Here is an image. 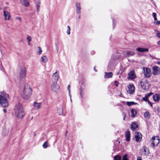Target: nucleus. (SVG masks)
<instances>
[{"label": "nucleus", "mask_w": 160, "mask_h": 160, "mask_svg": "<svg viewBox=\"0 0 160 160\" xmlns=\"http://www.w3.org/2000/svg\"><path fill=\"white\" fill-rule=\"evenodd\" d=\"M9 98L8 94L4 91L1 92V95H0V103L2 107H6L8 106V99Z\"/></svg>", "instance_id": "f257e3e1"}, {"label": "nucleus", "mask_w": 160, "mask_h": 160, "mask_svg": "<svg viewBox=\"0 0 160 160\" xmlns=\"http://www.w3.org/2000/svg\"><path fill=\"white\" fill-rule=\"evenodd\" d=\"M15 112L16 117L19 119L22 118L25 115V113L21 104L18 103L16 105Z\"/></svg>", "instance_id": "f03ea898"}, {"label": "nucleus", "mask_w": 160, "mask_h": 160, "mask_svg": "<svg viewBox=\"0 0 160 160\" xmlns=\"http://www.w3.org/2000/svg\"><path fill=\"white\" fill-rule=\"evenodd\" d=\"M32 92V89L29 85H25L22 94V97L25 99H28L30 97Z\"/></svg>", "instance_id": "7ed1b4c3"}, {"label": "nucleus", "mask_w": 160, "mask_h": 160, "mask_svg": "<svg viewBox=\"0 0 160 160\" xmlns=\"http://www.w3.org/2000/svg\"><path fill=\"white\" fill-rule=\"evenodd\" d=\"M26 69L25 68L23 67L20 69L19 72V77L20 79L24 78L26 75Z\"/></svg>", "instance_id": "20e7f679"}, {"label": "nucleus", "mask_w": 160, "mask_h": 160, "mask_svg": "<svg viewBox=\"0 0 160 160\" xmlns=\"http://www.w3.org/2000/svg\"><path fill=\"white\" fill-rule=\"evenodd\" d=\"M51 89L53 91L58 92L59 91L60 86L57 83V82H53L51 86Z\"/></svg>", "instance_id": "39448f33"}, {"label": "nucleus", "mask_w": 160, "mask_h": 160, "mask_svg": "<svg viewBox=\"0 0 160 160\" xmlns=\"http://www.w3.org/2000/svg\"><path fill=\"white\" fill-rule=\"evenodd\" d=\"M143 71L144 72V76L146 78H148L151 77L152 74L151 70L148 68H143Z\"/></svg>", "instance_id": "423d86ee"}, {"label": "nucleus", "mask_w": 160, "mask_h": 160, "mask_svg": "<svg viewBox=\"0 0 160 160\" xmlns=\"http://www.w3.org/2000/svg\"><path fill=\"white\" fill-rule=\"evenodd\" d=\"M153 141L151 143V145L153 147L157 146L159 142V139L158 137H154L152 138Z\"/></svg>", "instance_id": "0eeeda50"}, {"label": "nucleus", "mask_w": 160, "mask_h": 160, "mask_svg": "<svg viewBox=\"0 0 160 160\" xmlns=\"http://www.w3.org/2000/svg\"><path fill=\"white\" fill-rule=\"evenodd\" d=\"M59 72L57 71L54 73L52 75V81L54 82H57L59 78Z\"/></svg>", "instance_id": "6e6552de"}, {"label": "nucleus", "mask_w": 160, "mask_h": 160, "mask_svg": "<svg viewBox=\"0 0 160 160\" xmlns=\"http://www.w3.org/2000/svg\"><path fill=\"white\" fill-rule=\"evenodd\" d=\"M135 138L137 142H139L142 140V134L139 132H136Z\"/></svg>", "instance_id": "1a4fd4ad"}, {"label": "nucleus", "mask_w": 160, "mask_h": 160, "mask_svg": "<svg viewBox=\"0 0 160 160\" xmlns=\"http://www.w3.org/2000/svg\"><path fill=\"white\" fill-rule=\"evenodd\" d=\"M85 81H83L82 84V85L81 86L80 89V95L82 98L83 97V96L84 95L83 91L85 89Z\"/></svg>", "instance_id": "9d476101"}, {"label": "nucleus", "mask_w": 160, "mask_h": 160, "mask_svg": "<svg viewBox=\"0 0 160 160\" xmlns=\"http://www.w3.org/2000/svg\"><path fill=\"white\" fill-rule=\"evenodd\" d=\"M152 73L155 75L159 74L160 73V68L157 66H155L153 67Z\"/></svg>", "instance_id": "9b49d317"}, {"label": "nucleus", "mask_w": 160, "mask_h": 160, "mask_svg": "<svg viewBox=\"0 0 160 160\" xmlns=\"http://www.w3.org/2000/svg\"><path fill=\"white\" fill-rule=\"evenodd\" d=\"M136 76L134 71H130L128 73V78L131 80L134 79Z\"/></svg>", "instance_id": "f8f14e48"}, {"label": "nucleus", "mask_w": 160, "mask_h": 160, "mask_svg": "<svg viewBox=\"0 0 160 160\" xmlns=\"http://www.w3.org/2000/svg\"><path fill=\"white\" fill-rule=\"evenodd\" d=\"M128 89V92L129 94H132L135 91V87L133 84L129 85Z\"/></svg>", "instance_id": "ddd939ff"}, {"label": "nucleus", "mask_w": 160, "mask_h": 160, "mask_svg": "<svg viewBox=\"0 0 160 160\" xmlns=\"http://www.w3.org/2000/svg\"><path fill=\"white\" fill-rule=\"evenodd\" d=\"M141 86L142 88L144 90H146L148 89L149 87L148 84L147 82H143L141 81Z\"/></svg>", "instance_id": "4468645a"}, {"label": "nucleus", "mask_w": 160, "mask_h": 160, "mask_svg": "<svg viewBox=\"0 0 160 160\" xmlns=\"http://www.w3.org/2000/svg\"><path fill=\"white\" fill-rule=\"evenodd\" d=\"M138 127V125L136 122H133L131 125V128L134 131H135L136 129H137Z\"/></svg>", "instance_id": "2eb2a0df"}, {"label": "nucleus", "mask_w": 160, "mask_h": 160, "mask_svg": "<svg viewBox=\"0 0 160 160\" xmlns=\"http://www.w3.org/2000/svg\"><path fill=\"white\" fill-rule=\"evenodd\" d=\"M20 3L25 7H28L29 6V0H20Z\"/></svg>", "instance_id": "dca6fc26"}, {"label": "nucleus", "mask_w": 160, "mask_h": 160, "mask_svg": "<svg viewBox=\"0 0 160 160\" xmlns=\"http://www.w3.org/2000/svg\"><path fill=\"white\" fill-rule=\"evenodd\" d=\"M152 93V92H150L149 93H147L145 95V96L144 97H143L142 98V99L144 101L147 102L149 100L148 98L151 96Z\"/></svg>", "instance_id": "f3484780"}, {"label": "nucleus", "mask_w": 160, "mask_h": 160, "mask_svg": "<svg viewBox=\"0 0 160 160\" xmlns=\"http://www.w3.org/2000/svg\"><path fill=\"white\" fill-rule=\"evenodd\" d=\"M3 13L5 17V19L6 20L7 17H8V20H9L10 17V15L9 13L7 11L4 10L3 11Z\"/></svg>", "instance_id": "a211bd4d"}, {"label": "nucleus", "mask_w": 160, "mask_h": 160, "mask_svg": "<svg viewBox=\"0 0 160 160\" xmlns=\"http://www.w3.org/2000/svg\"><path fill=\"white\" fill-rule=\"evenodd\" d=\"M76 13H77L79 14L81 12V5L80 3H76Z\"/></svg>", "instance_id": "6ab92c4d"}, {"label": "nucleus", "mask_w": 160, "mask_h": 160, "mask_svg": "<svg viewBox=\"0 0 160 160\" xmlns=\"http://www.w3.org/2000/svg\"><path fill=\"white\" fill-rule=\"evenodd\" d=\"M113 73L112 72H105L104 77L105 78H111L112 77Z\"/></svg>", "instance_id": "aec40b11"}, {"label": "nucleus", "mask_w": 160, "mask_h": 160, "mask_svg": "<svg viewBox=\"0 0 160 160\" xmlns=\"http://www.w3.org/2000/svg\"><path fill=\"white\" fill-rule=\"evenodd\" d=\"M153 99L155 101H158L160 99V95L158 94H156L153 96Z\"/></svg>", "instance_id": "412c9836"}, {"label": "nucleus", "mask_w": 160, "mask_h": 160, "mask_svg": "<svg viewBox=\"0 0 160 160\" xmlns=\"http://www.w3.org/2000/svg\"><path fill=\"white\" fill-rule=\"evenodd\" d=\"M125 136L126 138V140L127 141H129L130 140V131H128L126 132Z\"/></svg>", "instance_id": "4be33fe9"}, {"label": "nucleus", "mask_w": 160, "mask_h": 160, "mask_svg": "<svg viewBox=\"0 0 160 160\" xmlns=\"http://www.w3.org/2000/svg\"><path fill=\"white\" fill-rule=\"evenodd\" d=\"M137 50L139 52H148V48H138L137 49Z\"/></svg>", "instance_id": "5701e85b"}, {"label": "nucleus", "mask_w": 160, "mask_h": 160, "mask_svg": "<svg viewBox=\"0 0 160 160\" xmlns=\"http://www.w3.org/2000/svg\"><path fill=\"white\" fill-rule=\"evenodd\" d=\"M143 154L144 155H147L149 153V150L148 148H147L146 147L144 146L143 147Z\"/></svg>", "instance_id": "b1692460"}, {"label": "nucleus", "mask_w": 160, "mask_h": 160, "mask_svg": "<svg viewBox=\"0 0 160 160\" xmlns=\"http://www.w3.org/2000/svg\"><path fill=\"white\" fill-rule=\"evenodd\" d=\"M41 103H37L35 102L33 104V106L36 108L37 109H39L41 106Z\"/></svg>", "instance_id": "393cba45"}, {"label": "nucleus", "mask_w": 160, "mask_h": 160, "mask_svg": "<svg viewBox=\"0 0 160 160\" xmlns=\"http://www.w3.org/2000/svg\"><path fill=\"white\" fill-rule=\"evenodd\" d=\"M57 111H57L58 113V114L59 115H62L63 113V108L61 107L58 108Z\"/></svg>", "instance_id": "a878e982"}, {"label": "nucleus", "mask_w": 160, "mask_h": 160, "mask_svg": "<svg viewBox=\"0 0 160 160\" xmlns=\"http://www.w3.org/2000/svg\"><path fill=\"white\" fill-rule=\"evenodd\" d=\"M137 112L136 110L134 109H132L131 110V113L132 117H134L137 114Z\"/></svg>", "instance_id": "bb28decb"}, {"label": "nucleus", "mask_w": 160, "mask_h": 160, "mask_svg": "<svg viewBox=\"0 0 160 160\" xmlns=\"http://www.w3.org/2000/svg\"><path fill=\"white\" fill-rule=\"evenodd\" d=\"M144 117L147 119H149L150 118V114L148 112H145L144 114Z\"/></svg>", "instance_id": "cd10ccee"}, {"label": "nucleus", "mask_w": 160, "mask_h": 160, "mask_svg": "<svg viewBox=\"0 0 160 160\" xmlns=\"http://www.w3.org/2000/svg\"><path fill=\"white\" fill-rule=\"evenodd\" d=\"M48 59L46 56L42 57L41 58V61L44 63H46L48 61Z\"/></svg>", "instance_id": "c85d7f7f"}, {"label": "nucleus", "mask_w": 160, "mask_h": 160, "mask_svg": "<svg viewBox=\"0 0 160 160\" xmlns=\"http://www.w3.org/2000/svg\"><path fill=\"white\" fill-rule=\"evenodd\" d=\"M126 54H124L127 57H129L132 56H133L134 55V53L133 52H126Z\"/></svg>", "instance_id": "c756f323"}, {"label": "nucleus", "mask_w": 160, "mask_h": 160, "mask_svg": "<svg viewBox=\"0 0 160 160\" xmlns=\"http://www.w3.org/2000/svg\"><path fill=\"white\" fill-rule=\"evenodd\" d=\"M126 103L127 105L129 106L136 104V103L133 102H127Z\"/></svg>", "instance_id": "7c9ffc66"}, {"label": "nucleus", "mask_w": 160, "mask_h": 160, "mask_svg": "<svg viewBox=\"0 0 160 160\" xmlns=\"http://www.w3.org/2000/svg\"><path fill=\"white\" fill-rule=\"evenodd\" d=\"M114 158L115 160H120L121 158V157L120 156L117 155L114 157Z\"/></svg>", "instance_id": "2f4dec72"}, {"label": "nucleus", "mask_w": 160, "mask_h": 160, "mask_svg": "<svg viewBox=\"0 0 160 160\" xmlns=\"http://www.w3.org/2000/svg\"><path fill=\"white\" fill-rule=\"evenodd\" d=\"M48 141H46L43 144L42 146L44 148H47L48 147Z\"/></svg>", "instance_id": "473e14b6"}, {"label": "nucleus", "mask_w": 160, "mask_h": 160, "mask_svg": "<svg viewBox=\"0 0 160 160\" xmlns=\"http://www.w3.org/2000/svg\"><path fill=\"white\" fill-rule=\"evenodd\" d=\"M68 30L67 31V32L68 34H70V27L69 26H67Z\"/></svg>", "instance_id": "72a5a7b5"}, {"label": "nucleus", "mask_w": 160, "mask_h": 160, "mask_svg": "<svg viewBox=\"0 0 160 160\" xmlns=\"http://www.w3.org/2000/svg\"><path fill=\"white\" fill-rule=\"evenodd\" d=\"M38 54L40 55L41 54L42 52V50L41 48L40 47H38Z\"/></svg>", "instance_id": "f704fd0d"}, {"label": "nucleus", "mask_w": 160, "mask_h": 160, "mask_svg": "<svg viewBox=\"0 0 160 160\" xmlns=\"http://www.w3.org/2000/svg\"><path fill=\"white\" fill-rule=\"evenodd\" d=\"M156 32H157V34H156L157 37L158 38H160V32L158 31H156Z\"/></svg>", "instance_id": "c9c22d12"}, {"label": "nucleus", "mask_w": 160, "mask_h": 160, "mask_svg": "<svg viewBox=\"0 0 160 160\" xmlns=\"http://www.w3.org/2000/svg\"><path fill=\"white\" fill-rule=\"evenodd\" d=\"M152 15L154 18V19L155 21L157 20V18H156V14L155 13L153 12L152 13Z\"/></svg>", "instance_id": "e433bc0d"}, {"label": "nucleus", "mask_w": 160, "mask_h": 160, "mask_svg": "<svg viewBox=\"0 0 160 160\" xmlns=\"http://www.w3.org/2000/svg\"><path fill=\"white\" fill-rule=\"evenodd\" d=\"M27 39L28 40V41H31L32 40V38L29 36L27 35Z\"/></svg>", "instance_id": "4c0bfd02"}, {"label": "nucleus", "mask_w": 160, "mask_h": 160, "mask_svg": "<svg viewBox=\"0 0 160 160\" xmlns=\"http://www.w3.org/2000/svg\"><path fill=\"white\" fill-rule=\"evenodd\" d=\"M40 7V5H37V12H38L39 11V8Z\"/></svg>", "instance_id": "58836bf2"}, {"label": "nucleus", "mask_w": 160, "mask_h": 160, "mask_svg": "<svg viewBox=\"0 0 160 160\" xmlns=\"http://www.w3.org/2000/svg\"><path fill=\"white\" fill-rule=\"evenodd\" d=\"M2 2L0 1V10H2Z\"/></svg>", "instance_id": "ea45409f"}, {"label": "nucleus", "mask_w": 160, "mask_h": 160, "mask_svg": "<svg viewBox=\"0 0 160 160\" xmlns=\"http://www.w3.org/2000/svg\"><path fill=\"white\" fill-rule=\"evenodd\" d=\"M68 91L69 93L70 94V85H68Z\"/></svg>", "instance_id": "a19ab883"}, {"label": "nucleus", "mask_w": 160, "mask_h": 160, "mask_svg": "<svg viewBox=\"0 0 160 160\" xmlns=\"http://www.w3.org/2000/svg\"><path fill=\"white\" fill-rule=\"evenodd\" d=\"M154 24L156 25H158L160 24V21H158L154 22Z\"/></svg>", "instance_id": "79ce46f5"}, {"label": "nucleus", "mask_w": 160, "mask_h": 160, "mask_svg": "<svg viewBox=\"0 0 160 160\" xmlns=\"http://www.w3.org/2000/svg\"><path fill=\"white\" fill-rule=\"evenodd\" d=\"M112 22H113V27L114 28L115 26L116 22L115 21V20H114V19H112Z\"/></svg>", "instance_id": "37998d69"}, {"label": "nucleus", "mask_w": 160, "mask_h": 160, "mask_svg": "<svg viewBox=\"0 0 160 160\" xmlns=\"http://www.w3.org/2000/svg\"><path fill=\"white\" fill-rule=\"evenodd\" d=\"M148 104H150V106L152 107V103L151 102H150L149 100H148V101H147Z\"/></svg>", "instance_id": "c03bdc74"}, {"label": "nucleus", "mask_w": 160, "mask_h": 160, "mask_svg": "<svg viewBox=\"0 0 160 160\" xmlns=\"http://www.w3.org/2000/svg\"><path fill=\"white\" fill-rule=\"evenodd\" d=\"M16 19L17 20H19L20 21H21V18L20 17H17L16 18Z\"/></svg>", "instance_id": "a18cd8bd"}, {"label": "nucleus", "mask_w": 160, "mask_h": 160, "mask_svg": "<svg viewBox=\"0 0 160 160\" xmlns=\"http://www.w3.org/2000/svg\"><path fill=\"white\" fill-rule=\"evenodd\" d=\"M114 84H115V85L116 86H118V82L117 81H115V82Z\"/></svg>", "instance_id": "49530a36"}, {"label": "nucleus", "mask_w": 160, "mask_h": 160, "mask_svg": "<svg viewBox=\"0 0 160 160\" xmlns=\"http://www.w3.org/2000/svg\"><path fill=\"white\" fill-rule=\"evenodd\" d=\"M40 4H41V2H40V0H38V2H37V5H40Z\"/></svg>", "instance_id": "de8ad7c7"}, {"label": "nucleus", "mask_w": 160, "mask_h": 160, "mask_svg": "<svg viewBox=\"0 0 160 160\" xmlns=\"http://www.w3.org/2000/svg\"><path fill=\"white\" fill-rule=\"evenodd\" d=\"M137 160H142L141 157H138L137 158Z\"/></svg>", "instance_id": "09e8293b"}, {"label": "nucleus", "mask_w": 160, "mask_h": 160, "mask_svg": "<svg viewBox=\"0 0 160 160\" xmlns=\"http://www.w3.org/2000/svg\"><path fill=\"white\" fill-rule=\"evenodd\" d=\"M3 110L4 113H6L7 112V110L6 109H3Z\"/></svg>", "instance_id": "8fccbe9b"}, {"label": "nucleus", "mask_w": 160, "mask_h": 160, "mask_svg": "<svg viewBox=\"0 0 160 160\" xmlns=\"http://www.w3.org/2000/svg\"><path fill=\"white\" fill-rule=\"evenodd\" d=\"M30 41H28V45H30Z\"/></svg>", "instance_id": "3c124183"}, {"label": "nucleus", "mask_w": 160, "mask_h": 160, "mask_svg": "<svg viewBox=\"0 0 160 160\" xmlns=\"http://www.w3.org/2000/svg\"><path fill=\"white\" fill-rule=\"evenodd\" d=\"M125 118H126L125 115V114H124V117L123 118V120H125Z\"/></svg>", "instance_id": "603ef678"}, {"label": "nucleus", "mask_w": 160, "mask_h": 160, "mask_svg": "<svg viewBox=\"0 0 160 160\" xmlns=\"http://www.w3.org/2000/svg\"><path fill=\"white\" fill-rule=\"evenodd\" d=\"M158 45H160V41L158 42Z\"/></svg>", "instance_id": "864d4df0"}, {"label": "nucleus", "mask_w": 160, "mask_h": 160, "mask_svg": "<svg viewBox=\"0 0 160 160\" xmlns=\"http://www.w3.org/2000/svg\"><path fill=\"white\" fill-rule=\"evenodd\" d=\"M94 70L96 71V72H97V70H96L95 69V67L94 68Z\"/></svg>", "instance_id": "5fc2aeb1"}, {"label": "nucleus", "mask_w": 160, "mask_h": 160, "mask_svg": "<svg viewBox=\"0 0 160 160\" xmlns=\"http://www.w3.org/2000/svg\"><path fill=\"white\" fill-rule=\"evenodd\" d=\"M67 133H68V131H66V133H65V135H66V136L67 135Z\"/></svg>", "instance_id": "6e6d98bb"}, {"label": "nucleus", "mask_w": 160, "mask_h": 160, "mask_svg": "<svg viewBox=\"0 0 160 160\" xmlns=\"http://www.w3.org/2000/svg\"><path fill=\"white\" fill-rule=\"evenodd\" d=\"M158 64H160V62H158L157 63Z\"/></svg>", "instance_id": "4d7b16f0"}, {"label": "nucleus", "mask_w": 160, "mask_h": 160, "mask_svg": "<svg viewBox=\"0 0 160 160\" xmlns=\"http://www.w3.org/2000/svg\"><path fill=\"white\" fill-rule=\"evenodd\" d=\"M69 95H70V98H71V95H70V94H69ZM71 101H72V99H71Z\"/></svg>", "instance_id": "13d9d810"}, {"label": "nucleus", "mask_w": 160, "mask_h": 160, "mask_svg": "<svg viewBox=\"0 0 160 160\" xmlns=\"http://www.w3.org/2000/svg\"><path fill=\"white\" fill-rule=\"evenodd\" d=\"M81 18V16H79V17H78V18Z\"/></svg>", "instance_id": "bf43d9fd"}, {"label": "nucleus", "mask_w": 160, "mask_h": 160, "mask_svg": "<svg viewBox=\"0 0 160 160\" xmlns=\"http://www.w3.org/2000/svg\"><path fill=\"white\" fill-rule=\"evenodd\" d=\"M6 4H7V5H8V2H6Z\"/></svg>", "instance_id": "052dcab7"}]
</instances>
